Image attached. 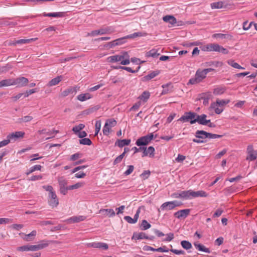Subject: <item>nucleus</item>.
Here are the masks:
<instances>
[{
	"mask_svg": "<svg viewBox=\"0 0 257 257\" xmlns=\"http://www.w3.org/2000/svg\"><path fill=\"white\" fill-rule=\"evenodd\" d=\"M212 68H207L203 70L198 69L196 71L195 78H194V84L199 83L205 78L208 73L214 71Z\"/></svg>",
	"mask_w": 257,
	"mask_h": 257,
	"instance_id": "obj_1",
	"label": "nucleus"
},
{
	"mask_svg": "<svg viewBox=\"0 0 257 257\" xmlns=\"http://www.w3.org/2000/svg\"><path fill=\"white\" fill-rule=\"evenodd\" d=\"M191 196H193V191L191 190L188 191H178L172 193L171 195L172 198H181L182 199H187Z\"/></svg>",
	"mask_w": 257,
	"mask_h": 257,
	"instance_id": "obj_2",
	"label": "nucleus"
},
{
	"mask_svg": "<svg viewBox=\"0 0 257 257\" xmlns=\"http://www.w3.org/2000/svg\"><path fill=\"white\" fill-rule=\"evenodd\" d=\"M196 139H194V142L197 143H205L208 139V133L204 131H197L195 133Z\"/></svg>",
	"mask_w": 257,
	"mask_h": 257,
	"instance_id": "obj_3",
	"label": "nucleus"
},
{
	"mask_svg": "<svg viewBox=\"0 0 257 257\" xmlns=\"http://www.w3.org/2000/svg\"><path fill=\"white\" fill-rule=\"evenodd\" d=\"M181 205V203L178 201H173L166 202L164 203L161 206V209L162 210H170L173 209L176 207L179 206Z\"/></svg>",
	"mask_w": 257,
	"mask_h": 257,
	"instance_id": "obj_4",
	"label": "nucleus"
},
{
	"mask_svg": "<svg viewBox=\"0 0 257 257\" xmlns=\"http://www.w3.org/2000/svg\"><path fill=\"white\" fill-rule=\"evenodd\" d=\"M206 118V114L197 115L194 113V123L197 122L199 124L205 125L207 122H209V119H207Z\"/></svg>",
	"mask_w": 257,
	"mask_h": 257,
	"instance_id": "obj_5",
	"label": "nucleus"
},
{
	"mask_svg": "<svg viewBox=\"0 0 257 257\" xmlns=\"http://www.w3.org/2000/svg\"><path fill=\"white\" fill-rule=\"evenodd\" d=\"M48 203L53 208L56 207L59 204L58 199L55 192L48 193Z\"/></svg>",
	"mask_w": 257,
	"mask_h": 257,
	"instance_id": "obj_6",
	"label": "nucleus"
},
{
	"mask_svg": "<svg viewBox=\"0 0 257 257\" xmlns=\"http://www.w3.org/2000/svg\"><path fill=\"white\" fill-rule=\"evenodd\" d=\"M155 238L154 236H148L146 234L145 232H141L137 233L136 232H134L133 235L132 237V240H139L142 239H146L150 240H153Z\"/></svg>",
	"mask_w": 257,
	"mask_h": 257,
	"instance_id": "obj_7",
	"label": "nucleus"
},
{
	"mask_svg": "<svg viewBox=\"0 0 257 257\" xmlns=\"http://www.w3.org/2000/svg\"><path fill=\"white\" fill-rule=\"evenodd\" d=\"M24 135L25 133L24 132H16L8 135L7 139L10 140V143L11 142L13 141L15 142L20 138H23Z\"/></svg>",
	"mask_w": 257,
	"mask_h": 257,
	"instance_id": "obj_8",
	"label": "nucleus"
},
{
	"mask_svg": "<svg viewBox=\"0 0 257 257\" xmlns=\"http://www.w3.org/2000/svg\"><path fill=\"white\" fill-rule=\"evenodd\" d=\"M247 160L253 161L257 158V151L254 150L252 146L250 145L247 147Z\"/></svg>",
	"mask_w": 257,
	"mask_h": 257,
	"instance_id": "obj_9",
	"label": "nucleus"
},
{
	"mask_svg": "<svg viewBox=\"0 0 257 257\" xmlns=\"http://www.w3.org/2000/svg\"><path fill=\"white\" fill-rule=\"evenodd\" d=\"M87 246L88 247L101 248L104 250H107L108 248V245L107 243L100 242L88 243L87 244Z\"/></svg>",
	"mask_w": 257,
	"mask_h": 257,
	"instance_id": "obj_10",
	"label": "nucleus"
},
{
	"mask_svg": "<svg viewBox=\"0 0 257 257\" xmlns=\"http://www.w3.org/2000/svg\"><path fill=\"white\" fill-rule=\"evenodd\" d=\"M43 242L45 243H41L37 245H29V250L31 251H36L39 249H43L49 245L48 241L43 240Z\"/></svg>",
	"mask_w": 257,
	"mask_h": 257,
	"instance_id": "obj_11",
	"label": "nucleus"
},
{
	"mask_svg": "<svg viewBox=\"0 0 257 257\" xmlns=\"http://www.w3.org/2000/svg\"><path fill=\"white\" fill-rule=\"evenodd\" d=\"M190 209H185L179 210L174 213V216L177 218H186L190 212Z\"/></svg>",
	"mask_w": 257,
	"mask_h": 257,
	"instance_id": "obj_12",
	"label": "nucleus"
},
{
	"mask_svg": "<svg viewBox=\"0 0 257 257\" xmlns=\"http://www.w3.org/2000/svg\"><path fill=\"white\" fill-rule=\"evenodd\" d=\"M219 45L215 43H211L208 44L203 47H202V50L203 51H215L218 52L219 51Z\"/></svg>",
	"mask_w": 257,
	"mask_h": 257,
	"instance_id": "obj_13",
	"label": "nucleus"
},
{
	"mask_svg": "<svg viewBox=\"0 0 257 257\" xmlns=\"http://www.w3.org/2000/svg\"><path fill=\"white\" fill-rule=\"evenodd\" d=\"M179 120L183 122L189 121L191 124H193V112L189 111L188 112H186L180 117Z\"/></svg>",
	"mask_w": 257,
	"mask_h": 257,
	"instance_id": "obj_14",
	"label": "nucleus"
},
{
	"mask_svg": "<svg viewBox=\"0 0 257 257\" xmlns=\"http://www.w3.org/2000/svg\"><path fill=\"white\" fill-rule=\"evenodd\" d=\"M155 148L152 146H150L148 148L145 147L142 157L149 156L150 158H153L155 155Z\"/></svg>",
	"mask_w": 257,
	"mask_h": 257,
	"instance_id": "obj_15",
	"label": "nucleus"
},
{
	"mask_svg": "<svg viewBox=\"0 0 257 257\" xmlns=\"http://www.w3.org/2000/svg\"><path fill=\"white\" fill-rule=\"evenodd\" d=\"M166 246H163V247H160L158 248H154L151 246L146 245L144 247V249L146 251H158V252H168L169 249H166Z\"/></svg>",
	"mask_w": 257,
	"mask_h": 257,
	"instance_id": "obj_16",
	"label": "nucleus"
},
{
	"mask_svg": "<svg viewBox=\"0 0 257 257\" xmlns=\"http://www.w3.org/2000/svg\"><path fill=\"white\" fill-rule=\"evenodd\" d=\"M99 213L102 214L103 216L113 217L115 215V212L112 209H101Z\"/></svg>",
	"mask_w": 257,
	"mask_h": 257,
	"instance_id": "obj_17",
	"label": "nucleus"
},
{
	"mask_svg": "<svg viewBox=\"0 0 257 257\" xmlns=\"http://www.w3.org/2000/svg\"><path fill=\"white\" fill-rule=\"evenodd\" d=\"M28 81V79L24 77H21L14 79L15 85L17 84L21 87L26 85Z\"/></svg>",
	"mask_w": 257,
	"mask_h": 257,
	"instance_id": "obj_18",
	"label": "nucleus"
},
{
	"mask_svg": "<svg viewBox=\"0 0 257 257\" xmlns=\"http://www.w3.org/2000/svg\"><path fill=\"white\" fill-rule=\"evenodd\" d=\"M163 90L161 94H166L173 91V86L172 83H169L162 85Z\"/></svg>",
	"mask_w": 257,
	"mask_h": 257,
	"instance_id": "obj_19",
	"label": "nucleus"
},
{
	"mask_svg": "<svg viewBox=\"0 0 257 257\" xmlns=\"http://www.w3.org/2000/svg\"><path fill=\"white\" fill-rule=\"evenodd\" d=\"M149 143H150V142L149 141L148 139H147V138L146 136L140 138L139 139H138L137 140V141L136 142V144L138 146H143V147L144 146H146V145H148Z\"/></svg>",
	"mask_w": 257,
	"mask_h": 257,
	"instance_id": "obj_20",
	"label": "nucleus"
},
{
	"mask_svg": "<svg viewBox=\"0 0 257 257\" xmlns=\"http://www.w3.org/2000/svg\"><path fill=\"white\" fill-rule=\"evenodd\" d=\"M160 73V70H156L151 72L150 73L148 74L147 75L145 76L142 78V80L143 81H149L153 78H154L155 77L159 75Z\"/></svg>",
	"mask_w": 257,
	"mask_h": 257,
	"instance_id": "obj_21",
	"label": "nucleus"
},
{
	"mask_svg": "<svg viewBox=\"0 0 257 257\" xmlns=\"http://www.w3.org/2000/svg\"><path fill=\"white\" fill-rule=\"evenodd\" d=\"M77 90V87H70L62 92L61 95L62 97H66L70 94L76 93Z\"/></svg>",
	"mask_w": 257,
	"mask_h": 257,
	"instance_id": "obj_22",
	"label": "nucleus"
},
{
	"mask_svg": "<svg viewBox=\"0 0 257 257\" xmlns=\"http://www.w3.org/2000/svg\"><path fill=\"white\" fill-rule=\"evenodd\" d=\"M212 37L214 38H220L221 39H227L229 40H231L233 36L228 34H221V33H217V34H214L213 35Z\"/></svg>",
	"mask_w": 257,
	"mask_h": 257,
	"instance_id": "obj_23",
	"label": "nucleus"
},
{
	"mask_svg": "<svg viewBox=\"0 0 257 257\" xmlns=\"http://www.w3.org/2000/svg\"><path fill=\"white\" fill-rule=\"evenodd\" d=\"M124 59V56L119 55H113L107 58V61L110 63L121 62L122 59Z\"/></svg>",
	"mask_w": 257,
	"mask_h": 257,
	"instance_id": "obj_24",
	"label": "nucleus"
},
{
	"mask_svg": "<svg viewBox=\"0 0 257 257\" xmlns=\"http://www.w3.org/2000/svg\"><path fill=\"white\" fill-rule=\"evenodd\" d=\"M131 143L130 139L117 140L115 143V146L122 148L125 146L128 145Z\"/></svg>",
	"mask_w": 257,
	"mask_h": 257,
	"instance_id": "obj_25",
	"label": "nucleus"
},
{
	"mask_svg": "<svg viewBox=\"0 0 257 257\" xmlns=\"http://www.w3.org/2000/svg\"><path fill=\"white\" fill-rule=\"evenodd\" d=\"M163 20L164 22L168 23L172 25H174L177 23L176 18L174 16L171 15H167L164 16L163 18Z\"/></svg>",
	"mask_w": 257,
	"mask_h": 257,
	"instance_id": "obj_26",
	"label": "nucleus"
},
{
	"mask_svg": "<svg viewBox=\"0 0 257 257\" xmlns=\"http://www.w3.org/2000/svg\"><path fill=\"white\" fill-rule=\"evenodd\" d=\"M194 245L195 246V248L199 251H203L206 253L210 252V250L209 248L206 247L203 244L195 242L194 243Z\"/></svg>",
	"mask_w": 257,
	"mask_h": 257,
	"instance_id": "obj_27",
	"label": "nucleus"
},
{
	"mask_svg": "<svg viewBox=\"0 0 257 257\" xmlns=\"http://www.w3.org/2000/svg\"><path fill=\"white\" fill-rule=\"evenodd\" d=\"M210 108L214 109L216 114H220L223 110V108L219 106L216 102L211 103Z\"/></svg>",
	"mask_w": 257,
	"mask_h": 257,
	"instance_id": "obj_28",
	"label": "nucleus"
},
{
	"mask_svg": "<svg viewBox=\"0 0 257 257\" xmlns=\"http://www.w3.org/2000/svg\"><path fill=\"white\" fill-rule=\"evenodd\" d=\"M62 76H58L52 79L48 84L49 86H53L58 84L62 80Z\"/></svg>",
	"mask_w": 257,
	"mask_h": 257,
	"instance_id": "obj_29",
	"label": "nucleus"
},
{
	"mask_svg": "<svg viewBox=\"0 0 257 257\" xmlns=\"http://www.w3.org/2000/svg\"><path fill=\"white\" fill-rule=\"evenodd\" d=\"M99 30L100 35H104L107 34H111L114 32L113 28L110 27H107L103 28H101Z\"/></svg>",
	"mask_w": 257,
	"mask_h": 257,
	"instance_id": "obj_30",
	"label": "nucleus"
},
{
	"mask_svg": "<svg viewBox=\"0 0 257 257\" xmlns=\"http://www.w3.org/2000/svg\"><path fill=\"white\" fill-rule=\"evenodd\" d=\"M92 97L91 95L88 93H82L78 95L77 97V99L80 101H84L87 99H89Z\"/></svg>",
	"mask_w": 257,
	"mask_h": 257,
	"instance_id": "obj_31",
	"label": "nucleus"
},
{
	"mask_svg": "<svg viewBox=\"0 0 257 257\" xmlns=\"http://www.w3.org/2000/svg\"><path fill=\"white\" fill-rule=\"evenodd\" d=\"M59 187H67V185L68 181L64 176L58 177L57 178Z\"/></svg>",
	"mask_w": 257,
	"mask_h": 257,
	"instance_id": "obj_32",
	"label": "nucleus"
},
{
	"mask_svg": "<svg viewBox=\"0 0 257 257\" xmlns=\"http://www.w3.org/2000/svg\"><path fill=\"white\" fill-rule=\"evenodd\" d=\"M43 16L48 17H63L64 16V14L63 12L44 13Z\"/></svg>",
	"mask_w": 257,
	"mask_h": 257,
	"instance_id": "obj_33",
	"label": "nucleus"
},
{
	"mask_svg": "<svg viewBox=\"0 0 257 257\" xmlns=\"http://www.w3.org/2000/svg\"><path fill=\"white\" fill-rule=\"evenodd\" d=\"M38 39V38H34L27 39H20V40H16V43L18 44H27V43H30L34 41H36Z\"/></svg>",
	"mask_w": 257,
	"mask_h": 257,
	"instance_id": "obj_34",
	"label": "nucleus"
},
{
	"mask_svg": "<svg viewBox=\"0 0 257 257\" xmlns=\"http://www.w3.org/2000/svg\"><path fill=\"white\" fill-rule=\"evenodd\" d=\"M212 9H219L223 7V3L222 2H217L212 3L210 4Z\"/></svg>",
	"mask_w": 257,
	"mask_h": 257,
	"instance_id": "obj_35",
	"label": "nucleus"
},
{
	"mask_svg": "<svg viewBox=\"0 0 257 257\" xmlns=\"http://www.w3.org/2000/svg\"><path fill=\"white\" fill-rule=\"evenodd\" d=\"M225 90V88L224 87L219 86L214 89L213 94L215 95H221L223 94Z\"/></svg>",
	"mask_w": 257,
	"mask_h": 257,
	"instance_id": "obj_36",
	"label": "nucleus"
},
{
	"mask_svg": "<svg viewBox=\"0 0 257 257\" xmlns=\"http://www.w3.org/2000/svg\"><path fill=\"white\" fill-rule=\"evenodd\" d=\"M159 55L160 54L157 53V50L155 49H153L146 53V56L147 57H152L155 58Z\"/></svg>",
	"mask_w": 257,
	"mask_h": 257,
	"instance_id": "obj_37",
	"label": "nucleus"
},
{
	"mask_svg": "<svg viewBox=\"0 0 257 257\" xmlns=\"http://www.w3.org/2000/svg\"><path fill=\"white\" fill-rule=\"evenodd\" d=\"M151 226V224L146 220H143L140 227L142 230H145L150 228Z\"/></svg>",
	"mask_w": 257,
	"mask_h": 257,
	"instance_id": "obj_38",
	"label": "nucleus"
},
{
	"mask_svg": "<svg viewBox=\"0 0 257 257\" xmlns=\"http://www.w3.org/2000/svg\"><path fill=\"white\" fill-rule=\"evenodd\" d=\"M99 108L98 105L88 108L83 111V114L88 115L91 113L96 111Z\"/></svg>",
	"mask_w": 257,
	"mask_h": 257,
	"instance_id": "obj_39",
	"label": "nucleus"
},
{
	"mask_svg": "<svg viewBox=\"0 0 257 257\" xmlns=\"http://www.w3.org/2000/svg\"><path fill=\"white\" fill-rule=\"evenodd\" d=\"M3 86H8L15 85L14 79H8L2 80Z\"/></svg>",
	"mask_w": 257,
	"mask_h": 257,
	"instance_id": "obj_40",
	"label": "nucleus"
},
{
	"mask_svg": "<svg viewBox=\"0 0 257 257\" xmlns=\"http://www.w3.org/2000/svg\"><path fill=\"white\" fill-rule=\"evenodd\" d=\"M150 96V94L148 91H144L143 93L139 96V98L143 100L144 102H146L147 100L149 98Z\"/></svg>",
	"mask_w": 257,
	"mask_h": 257,
	"instance_id": "obj_41",
	"label": "nucleus"
},
{
	"mask_svg": "<svg viewBox=\"0 0 257 257\" xmlns=\"http://www.w3.org/2000/svg\"><path fill=\"white\" fill-rule=\"evenodd\" d=\"M41 168H42V166L40 165H35V166L32 167L30 168V169L26 173V174H27V175H29V174L33 173V172H34L36 170H41Z\"/></svg>",
	"mask_w": 257,
	"mask_h": 257,
	"instance_id": "obj_42",
	"label": "nucleus"
},
{
	"mask_svg": "<svg viewBox=\"0 0 257 257\" xmlns=\"http://www.w3.org/2000/svg\"><path fill=\"white\" fill-rule=\"evenodd\" d=\"M207 196V193L204 191H194V198L199 197H206Z\"/></svg>",
	"mask_w": 257,
	"mask_h": 257,
	"instance_id": "obj_43",
	"label": "nucleus"
},
{
	"mask_svg": "<svg viewBox=\"0 0 257 257\" xmlns=\"http://www.w3.org/2000/svg\"><path fill=\"white\" fill-rule=\"evenodd\" d=\"M36 235V231L33 230L29 234L26 235L25 237L24 238V239H25L27 241H30L33 239L34 237Z\"/></svg>",
	"mask_w": 257,
	"mask_h": 257,
	"instance_id": "obj_44",
	"label": "nucleus"
},
{
	"mask_svg": "<svg viewBox=\"0 0 257 257\" xmlns=\"http://www.w3.org/2000/svg\"><path fill=\"white\" fill-rule=\"evenodd\" d=\"M182 246L186 249H188L192 247V244L190 242L186 240H183L181 242Z\"/></svg>",
	"mask_w": 257,
	"mask_h": 257,
	"instance_id": "obj_45",
	"label": "nucleus"
},
{
	"mask_svg": "<svg viewBox=\"0 0 257 257\" xmlns=\"http://www.w3.org/2000/svg\"><path fill=\"white\" fill-rule=\"evenodd\" d=\"M79 143L82 145L90 146L92 144V142L89 138H82L79 140Z\"/></svg>",
	"mask_w": 257,
	"mask_h": 257,
	"instance_id": "obj_46",
	"label": "nucleus"
},
{
	"mask_svg": "<svg viewBox=\"0 0 257 257\" xmlns=\"http://www.w3.org/2000/svg\"><path fill=\"white\" fill-rule=\"evenodd\" d=\"M229 100H220L218 99L216 100V102L219 106H220V107L222 108L223 106L228 104L229 102Z\"/></svg>",
	"mask_w": 257,
	"mask_h": 257,
	"instance_id": "obj_47",
	"label": "nucleus"
},
{
	"mask_svg": "<svg viewBox=\"0 0 257 257\" xmlns=\"http://www.w3.org/2000/svg\"><path fill=\"white\" fill-rule=\"evenodd\" d=\"M144 35L141 32H137L134 33L132 34L128 35L126 36L127 39H134L138 37H142Z\"/></svg>",
	"mask_w": 257,
	"mask_h": 257,
	"instance_id": "obj_48",
	"label": "nucleus"
},
{
	"mask_svg": "<svg viewBox=\"0 0 257 257\" xmlns=\"http://www.w3.org/2000/svg\"><path fill=\"white\" fill-rule=\"evenodd\" d=\"M116 121L114 119H108L106 120L105 124L110 127L114 126L116 124Z\"/></svg>",
	"mask_w": 257,
	"mask_h": 257,
	"instance_id": "obj_49",
	"label": "nucleus"
},
{
	"mask_svg": "<svg viewBox=\"0 0 257 257\" xmlns=\"http://www.w3.org/2000/svg\"><path fill=\"white\" fill-rule=\"evenodd\" d=\"M86 219V217L84 216H73V223L79 222L83 221Z\"/></svg>",
	"mask_w": 257,
	"mask_h": 257,
	"instance_id": "obj_50",
	"label": "nucleus"
},
{
	"mask_svg": "<svg viewBox=\"0 0 257 257\" xmlns=\"http://www.w3.org/2000/svg\"><path fill=\"white\" fill-rule=\"evenodd\" d=\"M120 68L121 69L125 70L129 72L135 73L139 71V69H140V66H138L137 69L135 70H133L131 67H128L123 66L122 67H120Z\"/></svg>",
	"mask_w": 257,
	"mask_h": 257,
	"instance_id": "obj_51",
	"label": "nucleus"
},
{
	"mask_svg": "<svg viewBox=\"0 0 257 257\" xmlns=\"http://www.w3.org/2000/svg\"><path fill=\"white\" fill-rule=\"evenodd\" d=\"M125 39H127L126 36L115 40L114 42L115 43V45L118 46V45H120L124 44L125 42Z\"/></svg>",
	"mask_w": 257,
	"mask_h": 257,
	"instance_id": "obj_52",
	"label": "nucleus"
},
{
	"mask_svg": "<svg viewBox=\"0 0 257 257\" xmlns=\"http://www.w3.org/2000/svg\"><path fill=\"white\" fill-rule=\"evenodd\" d=\"M83 186V183L79 182V183H77L75 184L69 186L68 189H69V190H73V189L80 188V187H82Z\"/></svg>",
	"mask_w": 257,
	"mask_h": 257,
	"instance_id": "obj_53",
	"label": "nucleus"
},
{
	"mask_svg": "<svg viewBox=\"0 0 257 257\" xmlns=\"http://www.w3.org/2000/svg\"><path fill=\"white\" fill-rule=\"evenodd\" d=\"M101 128V122L100 120H97L95 123V136H97L98 132L100 131Z\"/></svg>",
	"mask_w": 257,
	"mask_h": 257,
	"instance_id": "obj_54",
	"label": "nucleus"
},
{
	"mask_svg": "<svg viewBox=\"0 0 257 257\" xmlns=\"http://www.w3.org/2000/svg\"><path fill=\"white\" fill-rule=\"evenodd\" d=\"M65 228L64 225H62L61 224H58V225L53 227L51 229L50 231L52 232L60 230L62 229H63Z\"/></svg>",
	"mask_w": 257,
	"mask_h": 257,
	"instance_id": "obj_55",
	"label": "nucleus"
},
{
	"mask_svg": "<svg viewBox=\"0 0 257 257\" xmlns=\"http://www.w3.org/2000/svg\"><path fill=\"white\" fill-rule=\"evenodd\" d=\"M222 135L211 134L210 133H208V139H214L217 138H220L222 137Z\"/></svg>",
	"mask_w": 257,
	"mask_h": 257,
	"instance_id": "obj_56",
	"label": "nucleus"
},
{
	"mask_svg": "<svg viewBox=\"0 0 257 257\" xmlns=\"http://www.w3.org/2000/svg\"><path fill=\"white\" fill-rule=\"evenodd\" d=\"M151 172L149 170H146L144 171L142 174L141 175V176L145 180L147 179L149 176L150 175Z\"/></svg>",
	"mask_w": 257,
	"mask_h": 257,
	"instance_id": "obj_57",
	"label": "nucleus"
},
{
	"mask_svg": "<svg viewBox=\"0 0 257 257\" xmlns=\"http://www.w3.org/2000/svg\"><path fill=\"white\" fill-rule=\"evenodd\" d=\"M134 170V166L133 165H129L128 166L127 170L124 173V174L126 176L129 175L133 172Z\"/></svg>",
	"mask_w": 257,
	"mask_h": 257,
	"instance_id": "obj_58",
	"label": "nucleus"
},
{
	"mask_svg": "<svg viewBox=\"0 0 257 257\" xmlns=\"http://www.w3.org/2000/svg\"><path fill=\"white\" fill-rule=\"evenodd\" d=\"M124 219L128 223H131V224H134V223H136V221L134 220V218H132L131 216H125L124 217Z\"/></svg>",
	"mask_w": 257,
	"mask_h": 257,
	"instance_id": "obj_59",
	"label": "nucleus"
},
{
	"mask_svg": "<svg viewBox=\"0 0 257 257\" xmlns=\"http://www.w3.org/2000/svg\"><path fill=\"white\" fill-rule=\"evenodd\" d=\"M110 127L108 126L107 124H105L103 128V133L105 136H108L110 132Z\"/></svg>",
	"mask_w": 257,
	"mask_h": 257,
	"instance_id": "obj_60",
	"label": "nucleus"
},
{
	"mask_svg": "<svg viewBox=\"0 0 257 257\" xmlns=\"http://www.w3.org/2000/svg\"><path fill=\"white\" fill-rule=\"evenodd\" d=\"M33 119V117L29 115L25 116L23 117L20 119L21 121L23 122H29Z\"/></svg>",
	"mask_w": 257,
	"mask_h": 257,
	"instance_id": "obj_61",
	"label": "nucleus"
},
{
	"mask_svg": "<svg viewBox=\"0 0 257 257\" xmlns=\"http://www.w3.org/2000/svg\"><path fill=\"white\" fill-rule=\"evenodd\" d=\"M17 250L21 251H29V245H26L18 247Z\"/></svg>",
	"mask_w": 257,
	"mask_h": 257,
	"instance_id": "obj_62",
	"label": "nucleus"
},
{
	"mask_svg": "<svg viewBox=\"0 0 257 257\" xmlns=\"http://www.w3.org/2000/svg\"><path fill=\"white\" fill-rule=\"evenodd\" d=\"M12 222V219L10 218H0V224H7Z\"/></svg>",
	"mask_w": 257,
	"mask_h": 257,
	"instance_id": "obj_63",
	"label": "nucleus"
},
{
	"mask_svg": "<svg viewBox=\"0 0 257 257\" xmlns=\"http://www.w3.org/2000/svg\"><path fill=\"white\" fill-rule=\"evenodd\" d=\"M42 179V175H33L31 176L30 178L28 179V180L29 181H36L38 180H41Z\"/></svg>",
	"mask_w": 257,
	"mask_h": 257,
	"instance_id": "obj_64",
	"label": "nucleus"
}]
</instances>
